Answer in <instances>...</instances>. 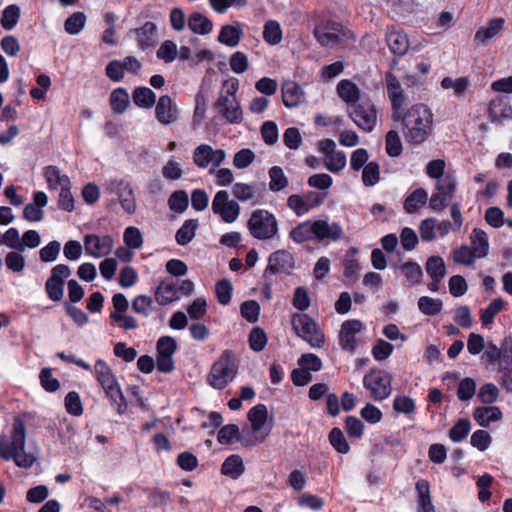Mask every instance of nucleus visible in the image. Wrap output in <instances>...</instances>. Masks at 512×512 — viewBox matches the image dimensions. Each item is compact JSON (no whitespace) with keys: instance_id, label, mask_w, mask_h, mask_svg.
Returning a JSON list of instances; mask_svg holds the SVG:
<instances>
[{"instance_id":"obj_1","label":"nucleus","mask_w":512,"mask_h":512,"mask_svg":"<svg viewBox=\"0 0 512 512\" xmlns=\"http://www.w3.org/2000/svg\"><path fill=\"white\" fill-rule=\"evenodd\" d=\"M392 119L401 122L403 136L412 144L423 143L432 132V113L424 104H416L406 113L401 110L399 117Z\"/></svg>"},{"instance_id":"obj_2","label":"nucleus","mask_w":512,"mask_h":512,"mask_svg":"<svg viewBox=\"0 0 512 512\" xmlns=\"http://www.w3.org/2000/svg\"><path fill=\"white\" fill-rule=\"evenodd\" d=\"M26 427L20 416L14 418L11 442L3 437L0 440V457L6 461L13 460L18 467L30 468L36 461V456L26 452Z\"/></svg>"},{"instance_id":"obj_3","label":"nucleus","mask_w":512,"mask_h":512,"mask_svg":"<svg viewBox=\"0 0 512 512\" xmlns=\"http://www.w3.org/2000/svg\"><path fill=\"white\" fill-rule=\"evenodd\" d=\"M94 373L107 398L112 405L117 406V412L124 413L127 404L112 369L103 360H97L94 365Z\"/></svg>"},{"instance_id":"obj_4","label":"nucleus","mask_w":512,"mask_h":512,"mask_svg":"<svg viewBox=\"0 0 512 512\" xmlns=\"http://www.w3.org/2000/svg\"><path fill=\"white\" fill-rule=\"evenodd\" d=\"M236 374L234 354L231 350H225L212 365L207 381L213 388L221 390L235 378Z\"/></svg>"},{"instance_id":"obj_5","label":"nucleus","mask_w":512,"mask_h":512,"mask_svg":"<svg viewBox=\"0 0 512 512\" xmlns=\"http://www.w3.org/2000/svg\"><path fill=\"white\" fill-rule=\"evenodd\" d=\"M250 234L258 240H270L278 234V221L268 210L253 211L247 222Z\"/></svg>"},{"instance_id":"obj_6","label":"nucleus","mask_w":512,"mask_h":512,"mask_svg":"<svg viewBox=\"0 0 512 512\" xmlns=\"http://www.w3.org/2000/svg\"><path fill=\"white\" fill-rule=\"evenodd\" d=\"M238 90V81L234 80L226 92L221 91L214 108L222 115L230 124H240L243 120V112L239 102L236 99Z\"/></svg>"},{"instance_id":"obj_7","label":"nucleus","mask_w":512,"mask_h":512,"mask_svg":"<svg viewBox=\"0 0 512 512\" xmlns=\"http://www.w3.org/2000/svg\"><path fill=\"white\" fill-rule=\"evenodd\" d=\"M291 325L297 336L308 342L313 348L323 346L325 337L315 321L307 314L295 313Z\"/></svg>"},{"instance_id":"obj_8","label":"nucleus","mask_w":512,"mask_h":512,"mask_svg":"<svg viewBox=\"0 0 512 512\" xmlns=\"http://www.w3.org/2000/svg\"><path fill=\"white\" fill-rule=\"evenodd\" d=\"M314 36L322 46L334 47L345 40L347 31L340 22L327 20L315 26Z\"/></svg>"},{"instance_id":"obj_9","label":"nucleus","mask_w":512,"mask_h":512,"mask_svg":"<svg viewBox=\"0 0 512 512\" xmlns=\"http://www.w3.org/2000/svg\"><path fill=\"white\" fill-rule=\"evenodd\" d=\"M348 115L359 129L371 132L377 122V111L370 100H362L349 106Z\"/></svg>"},{"instance_id":"obj_10","label":"nucleus","mask_w":512,"mask_h":512,"mask_svg":"<svg viewBox=\"0 0 512 512\" xmlns=\"http://www.w3.org/2000/svg\"><path fill=\"white\" fill-rule=\"evenodd\" d=\"M105 189L109 194H116L123 210L128 214L136 212V199L134 191L129 182L123 179H113L105 184Z\"/></svg>"},{"instance_id":"obj_11","label":"nucleus","mask_w":512,"mask_h":512,"mask_svg":"<svg viewBox=\"0 0 512 512\" xmlns=\"http://www.w3.org/2000/svg\"><path fill=\"white\" fill-rule=\"evenodd\" d=\"M363 385L375 400L386 399L392 391L391 376L383 371H371L363 379Z\"/></svg>"},{"instance_id":"obj_12","label":"nucleus","mask_w":512,"mask_h":512,"mask_svg":"<svg viewBox=\"0 0 512 512\" xmlns=\"http://www.w3.org/2000/svg\"><path fill=\"white\" fill-rule=\"evenodd\" d=\"M212 211L219 215L222 221L233 223L240 214V206L235 200L229 199L226 190L218 191L212 201Z\"/></svg>"},{"instance_id":"obj_13","label":"nucleus","mask_w":512,"mask_h":512,"mask_svg":"<svg viewBox=\"0 0 512 512\" xmlns=\"http://www.w3.org/2000/svg\"><path fill=\"white\" fill-rule=\"evenodd\" d=\"M293 268L294 258L292 254L286 250H278L269 256L264 277L268 278L276 273H289Z\"/></svg>"},{"instance_id":"obj_14","label":"nucleus","mask_w":512,"mask_h":512,"mask_svg":"<svg viewBox=\"0 0 512 512\" xmlns=\"http://www.w3.org/2000/svg\"><path fill=\"white\" fill-rule=\"evenodd\" d=\"M385 80L387 93L392 104V118H398L399 111L403 110V105L405 104V96L401 84L391 71L386 73Z\"/></svg>"},{"instance_id":"obj_15","label":"nucleus","mask_w":512,"mask_h":512,"mask_svg":"<svg viewBox=\"0 0 512 512\" xmlns=\"http://www.w3.org/2000/svg\"><path fill=\"white\" fill-rule=\"evenodd\" d=\"M113 238L110 235L99 237L95 234H88L84 237L86 252L93 257L108 255L113 248Z\"/></svg>"},{"instance_id":"obj_16","label":"nucleus","mask_w":512,"mask_h":512,"mask_svg":"<svg viewBox=\"0 0 512 512\" xmlns=\"http://www.w3.org/2000/svg\"><path fill=\"white\" fill-rule=\"evenodd\" d=\"M156 119L163 125H169L178 120L179 110L169 95H162L155 107Z\"/></svg>"},{"instance_id":"obj_17","label":"nucleus","mask_w":512,"mask_h":512,"mask_svg":"<svg viewBox=\"0 0 512 512\" xmlns=\"http://www.w3.org/2000/svg\"><path fill=\"white\" fill-rule=\"evenodd\" d=\"M314 229L316 241L322 242L337 241L343 237V229L336 222H329L326 219H319L314 221Z\"/></svg>"},{"instance_id":"obj_18","label":"nucleus","mask_w":512,"mask_h":512,"mask_svg":"<svg viewBox=\"0 0 512 512\" xmlns=\"http://www.w3.org/2000/svg\"><path fill=\"white\" fill-rule=\"evenodd\" d=\"M363 324L360 320H347L342 323L340 330V345L342 349L354 351L356 348L355 335L361 331Z\"/></svg>"},{"instance_id":"obj_19","label":"nucleus","mask_w":512,"mask_h":512,"mask_svg":"<svg viewBox=\"0 0 512 512\" xmlns=\"http://www.w3.org/2000/svg\"><path fill=\"white\" fill-rule=\"evenodd\" d=\"M48 198L44 192L38 191L33 195V203L27 204L23 209L24 219L30 222L41 221L44 217L42 208L47 205Z\"/></svg>"},{"instance_id":"obj_20","label":"nucleus","mask_w":512,"mask_h":512,"mask_svg":"<svg viewBox=\"0 0 512 512\" xmlns=\"http://www.w3.org/2000/svg\"><path fill=\"white\" fill-rule=\"evenodd\" d=\"M267 434L268 433L262 436L260 440L243 439L240 435L238 426L235 424H228L219 430L217 440L221 444H230L233 441H240L242 444L249 446L254 445L257 442H262Z\"/></svg>"},{"instance_id":"obj_21","label":"nucleus","mask_w":512,"mask_h":512,"mask_svg":"<svg viewBox=\"0 0 512 512\" xmlns=\"http://www.w3.org/2000/svg\"><path fill=\"white\" fill-rule=\"evenodd\" d=\"M282 101L288 108L297 107L304 101V92L294 81H284L282 84Z\"/></svg>"},{"instance_id":"obj_22","label":"nucleus","mask_w":512,"mask_h":512,"mask_svg":"<svg viewBox=\"0 0 512 512\" xmlns=\"http://www.w3.org/2000/svg\"><path fill=\"white\" fill-rule=\"evenodd\" d=\"M386 43L390 51L397 56H403L409 49L407 35L394 28H388L386 31Z\"/></svg>"},{"instance_id":"obj_23","label":"nucleus","mask_w":512,"mask_h":512,"mask_svg":"<svg viewBox=\"0 0 512 512\" xmlns=\"http://www.w3.org/2000/svg\"><path fill=\"white\" fill-rule=\"evenodd\" d=\"M415 489L417 492V512H435L428 481L424 479L417 481Z\"/></svg>"},{"instance_id":"obj_24","label":"nucleus","mask_w":512,"mask_h":512,"mask_svg":"<svg viewBox=\"0 0 512 512\" xmlns=\"http://www.w3.org/2000/svg\"><path fill=\"white\" fill-rule=\"evenodd\" d=\"M504 19L503 18H493L491 19L486 27L479 28L476 33L474 40L479 44H486L490 39L495 37L503 30Z\"/></svg>"},{"instance_id":"obj_25","label":"nucleus","mask_w":512,"mask_h":512,"mask_svg":"<svg viewBox=\"0 0 512 512\" xmlns=\"http://www.w3.org/2000/svg\"><path fill=\"white\" fill-rule=\"evenodd\" d=\"M474 419L482 427H488L491 422L502 418V412L497 406L477 407L473 413Z\"/></svg>"},{"instance_id":"obj_26","label":"nucleus","mask_w":512,"mask_h":512,"mask_svg":"<svg viewBox=\"0 0 512 512\" xmlns=\"http://www.w3.org/2000/svg\"><path fill=\"white\" fill-rule=\"evenodd\" d=\"M289 237L298 244L316 240L314 221L299 223L290 231Z\"/></svg>"},{"instance_id":"obj_27","label":"nucleus","mask_w":512,"mask_h":512,"mask_svg":"<svg viewBox=\"0 0 512 512\" xmlns=\"http://www.w3.org/2000/svg\"><path fill=\"white\" fill-rule=\"evenodd\" d=\"M339 97L349 104L354 105L360 101V90L357 85L350 80H341L337 85Z\"/></svg>"},{"instance_id":"obj_28","label":"nucleus","mask_w":512,"mask_h":512,"mask_svg":"<svg viewBox=\"0 0 512 512\" xmlns=\"http://www.w3.org/2000/svg\"><path fill=\"white\" fill-rule=\"evenodd\" d=\"M245 467L242 458L239 455L233 454L228 456L222 464V474L237 479L244 473Z\"/></svg>"},{"instance_id":"obj_29","label":"nucleus","mask_w":512,"mask_h":512,"mask_svg":"<svg viewBox=\"0 0 512 512\" xmlns=\"http://www.w3.org/2000/svg\"><path fill=\"white\" fill-rule=\"evenodd\" d=\"M198 226L199 224L197 219L186 220L176 232V242L181 246H185L190 243L196 235Z\"/></svg>"},{"instance_id":"obj_30","label":"nucleus","mask_w":512,"mask_h":512,"mask_svg":"<svg viewBox=\"0 0 512 512\" xmlns=\"http://www.w3.org/2000/svg\"><path fill=\"white\" fill-rule=\"evenodd\" d=\"M188 27L196 34L206 35L212 31L213 24L200 12H194L188 18Z\"/></svg>"},{"instance_id":"obj_31","label":"nucleus","mask_w":512,"mask_h":512,"mask_svg":"<svg viewBox=\"0 0 512 512\" xmlns=\"http://www.w3.org/2000/svg\"><path fill=\"white\" fill-rule=\"evenodd\" d=\"M155 300L159 305H167L178 300L176 284L161 282L155 290Z\"/></svg>"},{"instance_id":"obj_32","label":"nucleus","mask_w":512,"mask_h":512,"mask_svg":"<svg viewBox=\"0 0 512 512\" xmlns=\"http://www.w3.org/2000/svg\"><path fill=\"white\" fill-rule=\"evenodd\" d=\"M471 249L474 250L478 258L485 257L488 254L489 243L486 233L479 229L474 228L471 236Z\"/></svg>"},{"instance_id":"obj_33","label":"nucleus","mask_w":512,"mask_h":512,"mask_svg":"<svg viewBox=\"0 0 512 512\" xmlns=\"http://www.w3.org/2000/svg\"><path fill=\"white\" fill-rule=\"evenodd\" d=\"M44 176L50 189H57L58 186L64 187L70 185V179L67 175L61 174L56 166H47L44 171Z\"/></svg>"},{"instance_id":"obj_34","label":"nucleus","mask_w":512,"mask_h":512,"mask_svg":"<svg viewBox=\"0 0 512 512\" xmlns=\"http://www.w3.org/2000/svg\"><path fill=\"white\" fill-rule=\"evenodd\" d=\"M251 422L253 432H260L267 421V408L264 404H258L251 408L247 414Z\"/></svg>"},{"instance_id":"obj_35","label":"nucleus","mask_w":512,"mask_h":512,"mask_svg":"<svg viewBox=\"0 0 512 512\" xmlns=\"http://www.w3.org/2000/svg\"><path fill=\"white\" fill-rule=\"evenodd\" d=\"M132 99L135 105L149 109L156 101V94L148 87H137L133 91Z\"/></svg>"},{"instance_id":"obj_36","label":"nucleus","mask_w":512,"mask_h":512,"mask_svg":"<svg viewBox=\"0 0 512 512\" xmlns=\"http://www.w3.org/2000/svg\"><path fill=\"white\" fill-rule=\"evenodd\" d=\"M243 32L239 26L225 25L221 28L218 41L230 47L238 45Z\"/></svg>"},{"instance_id":"obj_37","label":"nucleus","mask_w":512,"mask_h":512,"mask_svg":"<svg viewBox=\"0 0 512 512\" xmlns=\"http://www.w3.org/2000/svg\"><path fill=\"white\" fill-rule=\"evenodd\" d=\"M322 201H323V197L316 195L314 203L307 204L301 196L294 194V195L289 196V198L287 200V205L289 208L294 210V212L298 216H301V215L307 213L310 210V208L320 205L322 203Z\"/></svg>"},{"instance_id":"obj_38","label":"nucleus","mask_w":512,"mask_h":512,"mask_svg":"<svg viewBox=\"0 0 512 512\" xmlns=\"http://www.w3.org/2000/svg\"><path fill=\"white\" fill-rule=\"evenodd\" d=\"M427 274L436 281H441L446 273L444 260L440 256H431L426 262Z\"/></svg>"},{"instance_id":"obj_39","label":"nucleus","mask_w":512,"mask_h":512,"mask_svg":"<svg viewBox=\"0 0 512 512\" xmlns=\"http://www.w3.org/2000/svg\"><path fill=\"white\" fill-rule=\"evenodd\" d=\"M428 199V194L425 189L418 188L413 191L404 202V209L408 213L415 212L418 208L423 206Z\"/></svg>"},{"instance_id":"obj_40","label":"nucleus","mask_w":512,"mask_h":512,"mask_svg":"<svg viewBox=\"0 0 512 512\" xmlns=\"http://www.w3.org/2000/svg\"><path fill=\"white\" fill-rule=\"evenodd\" d=\"M129 104V96L125 89L117 88L110 95V105L114 113L122 114Z\"/></svg>"},{"instance_id":"obj_41","label":"nucleus","mask_w":512,"mask_h":512,"mask_svg":"<svg viewBox=\"0 0 512 512\" xmlns=\"http://www.w3.org/2000/svg\"><path fill=\"white\" fill-rule=\"evenodd\" d=\"M269 178V189L273 192L281 191L288 186V178L279 166H273L269 169Z\"/></svg>"},{"instance_id":"obj_42","label":"nucleus","mask_w":512,"mask_h":512,"mask_svg":"<svg viewBox=\"0 0 512 512\" xmlns=\"http://www.w3.org/2000/svg\"><path fill=\"white\" fill-rule=\"evenodd\" d=\"M19 18H20L19 6L16 4H11L3 10L0 23L5 30L9 31L16 26Z\"/></svg>"},{"instance_id":"obj_43","label":"nucleus","mask_w":512,"mask_h":512,"mask_svg":"<svg viewBox=\"0 0 512 512\" xmlns=\"http://www.w3.org/2000/svg\"><path fill=\"white\" fill-rule=\"evenodd\" d=\"M137 39L142 47L154 45V36L156 33V25L153 22H146L142 27L135 30Z\"/></svg>"},{"instance_id":"obj_44","label":"nucleus","mask_w":512,"mask_h":512,"mask_svg":"<svg viewBox=\"0 0 512 512\" xmlns=\"http://www.w3.org/2000/svg\"><path fill=\"white\" fill-rule=\"evenodd\" d=\"M395 269L400 268L410 284H418L423 276L421 267L413 261H408L401 266L394 265Z\"/></svg>"},{"instance_id":"obj_45","label":"nucleus","mask_w":512,"mask_h":512,"mask_svg":"<svg viewBox=\"0 0 512 512\" xmlns=\"http://www.w3.org/2000/svg\"><path fill=\"white\" fill-rule=\"evenodd\" d=\"M86 23V16L83 12H74L64 23L65 31L70 35H76L82 31Z\"/></svg>"},{"instance_id":"obj_46","label":"nucleus","mask_w":512,"mask_h":512,"mask_svg":"<svg viewBox=\"0 0 512 512\" xmlns=\"http://www.w3.org/2000/svg\"><path fill=\"white\" fill-rule=\"evenodd\" d=\"M442 301L428 296H422L418 300L419 310L429 316L437 315L442 310Z\"/></svg>"},{"instance_id":"obj_47","label":"nucleus","mask_w":512,"mask_h":512,"mask_svg":"<svg viewBox=\"0 0 512 512\" xmlns=\"http://www.w3.org/2000/svg\"><path fill=\"white\" fill-rule=\"evenodd\" d=\"M169 208L176 213H183L188 205V194L183 190H177L168 199Z\"/></svg>"},{"instance_id":"obj_48","label":"nucleus","mask_w":512,"mask_h":512,"mask_svg":"<svg viewBox=\"0 0 512 512\" xmlns=\"http://www.w3.org/2000/svg\"><path fill=\"white\" fill-rule=\"evenodd\" d=\"M263 38L271 45H276L282 40V30L277 21L270 20L266 22L263 31Z\"/></svg>"},{"instance_id":"obj_49","label":"nucleus","mask_w":512,"mask_h":512,"mask_svg":"<svg viewBox=\"0 0 512 512\" xmlns=\"http://www.w3.org/2000/svg\"><path fill=\"white\" fill-rule=\"evenodd\" d=\"M324 164L331 172H339L346 166V155L342 151H334L325 155Z\"/></svg>"},{"instance_id":"obj_50","label":"nucleus","mask_w":512,"mask_h":512,"mask_svg":"<svg viewBox=\"0 0 512 512\" xmlns=\"http://www.w3.org/2000/svg\"><path fill=\"white\" fill-rule=\"evenodd\" d=\"M471 429V423L466 418L459 419L449 430V437L453 442H460L467 437Z\"/></svg>"},{"instance_id":"obj_51","label":"nucleus","mask_w":512,"mask_h":512,"mask_svg":"<svg viewBox=\"0 0 512 512\" xmlns=\"http://www.w3.org/2000/svg\"><path fill=\"white\" fill-rule=\"evenodd\" d=\"M456 179L453 175L447 174L436 182L437 192L451 200L456 191Z\"/></svg>"},{"instance_id":"obj_52","label":"nucleus","mask_w":512,"mask_h":512,"mask_svg":"<svg viewBox=\"0 0 512 512\" xmlns=\"http://www.w3.org/2000/svg\"><path fill=\"white\" fill-rule=\"evenodd\" d=\"M504 300L501 298H496L491 301L487 308H485L481 312V322L483 325H489L493 322L494 317L503 309Z\"/></svg>"},{"instance_id":"obj_53","label":"nucleus","mask_w":512,"mask_h":512,"mask_svg":"<svg viewBox=\"0 0 512 512\" xmlns=\"http://www.w3.org/2000/svg\"><path fill=\"white\" fill-rule=\"evenodd\" d=\"M232 194L237 200L241 202H247L255 199L256 197V191L253 186L240 182L233 185Z\"/></svg>"},{"instance_id":"obj_54","label":"nucleus","mask_w":512,"mask_h":512,"mask_svg":"<svg viewBox=\"0 0 512 512\" xmlns=\"http://www.w3.org/2000/svg\"><path fill=\"white\" fill-rule=\"evenodd\" d=\"M329 441L335 450L341 454H347L350 450V446L339 428L335 427L330 431Z\"/></svg>"},{"instance_id":"obj_55","label":"nucleus","mask_w":512,"mask_h":512,"mask_svg":"<svg viewBox=\"0 0 512 512\" xmlns=\"http://www.w3.org/2000/svg\"><path fill=\"white\" fill-rule=\"evenodd\" d=\"M386 152L390 157H398L402 153V143L398 132L390 130L386 134Z\"/></svg>"},{"instance_id":"obj_56","label":"nucleus","mask_w":512,"mask_h":512,"mask_svg":"<svg viewBox=\"0 0 512 512\" xmlns=\"http://www.w3.org/2000/svg\"><path fill=\"white\" fill-rule=\"evenodd\" d=\"M212 147L207 144L198 146L193 153L194 163L200 168H206L211 163Z\"/></svg>"},{"instance_id":"obj_57","label":"nucleus","mask_w":512,"mask_h":512,"mask_svg":"<svg viewBox=\"0 0 512 512\" xmlns=\"http://www.w3.org/2000/svg\"><path fill=\"white\" fill-rule=\"evenodd\" d=\"M478 258L474 250L469 248L467 245H462L453 252V260L456 263L470 266L474 263L475 259Z\"/></svg>"},{"instance_id":"obj_58","label":"nucleus","mask_w":512,"mask_h":512,"mask_svg":"<svg viewBox=\"0 0 512 512\" xmlns=\"http://www.w3.org/2000/svg\"><path fill=\"white\" fill-rule=\"evenodd\" d=\"M233 287L228 279H222L217 282L215 293L220 304L227 305L231 301Z\"/></svg>"},{"instance_id":"obj_59","label":"nucleus","mask_w":512,"mask_h":512,"mask_svg":"<svg viewBox=\"0 0 512 512\" xmlns=\"http://www.w3.org/2000/svg\"><path fill=\"white\" fill-rule=\"evenodd\" d=\"M240 312L248 322L255 323L259 318L260 306L256 301L248 300L241 304Z\"/></svg>"},{"instance_id":"obj_60","label":"nucleus","mask_w":512,"mask_h":512,"mask_svg":"<svg viewBox=\"0 0 512 512\" xmlns=\"http://www.w3.org/2000/svg\"><path fill=\"white\" fill-rule=\"evenodd\" d=\"M475 391V381L470 377H466L458 385L457 396L461 401H468L474 396Z\"/></svg>"},{"instance_id":"obj_61","label":"nucleus","mask_w":512,"mask_h":512,"mask_svg":"<svg viewBox=\"0 0 512 512\" xmlns=\"http://www.w3.org/2000/svg\"><path fill=\"white\" fill-rule=\"evenodd\" d=\"M66 411L73 416H80L83 413V406L80 396L75 391H70L65 397Z\"/></svg>"},{"instance_id":"obj_62","label":"nucleus","mask_w":512,"mask_h":512,"mask_svg":"<svg viewBox=\"0 0 512 512\" xmlns=\"http://www.w3.org/2000/svg\"><path fill=\"white\" fill-rule=\"evenodd\" d=\"M499 395V389L492 383H486L479 389L477 397L483 404L494 403Z\"/></svg>"},{"instance_id":"obj_63","label":"nucleus","mask_w":512,"mask_h":512,"mask_svg":"<svg viewBox=\"0 0 512 512\" xmlns=\"http://www.w3.org/2000/svg\"><path fill=\"white\" fill-rule=\"evenodd\" d=\"M380 178L379 165L376 162H369L363 169L362 180L365 186L375 185Z\"/></svg>"},{"instance_id":"obj_64","label":"nucleus","mask_w":512,"mask_h":512,"mask_svg":"<svg viewBox=\"0 0 512 512\" xmlns=\"http://www.w3.org/2000/svg\"><path fill=\"white\" fill-rule=\"evenodd\" d=\"M249 343L252 350L256 352L262 351L267 343V336L264 330L259 327L253 328L249 335Z\"/></svg>"}]
</instances>
